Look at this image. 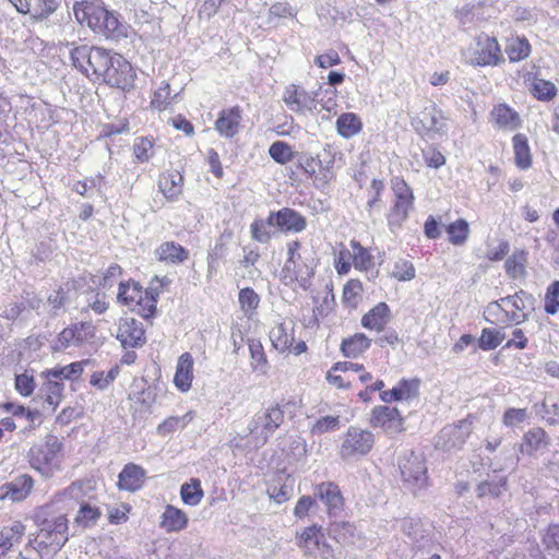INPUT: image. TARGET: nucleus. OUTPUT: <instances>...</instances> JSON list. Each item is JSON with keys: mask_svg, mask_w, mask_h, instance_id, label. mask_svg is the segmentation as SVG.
Instances as JSON below:
<instances>
[{"mask_svg": "<svg viewBox=\"0 0 559 559\" xmlns=\"http://www.w3.org/2000/svg\"><path fill=\"white\" fill-rule=\"evenodd\" d=\"M307 221L297 211L283 207L271 212L265 219H255L251 226L252 238L259 242H267L277 234L300 233L306 229Z\"/></svg>", "mask_w": 559, "mask_h": 559, "instance_id": "obj_4", "label": "nucleus"}, {"mask_svg": "<svg viewBox=\"0 0 559 559\" xmlns=\"http://www.w3.org/2000/svg\"><path fill=\"white\" fill-rule=\"evenodd\" d=\"M116 336L123 348H138L143 346L146 341L142 322L133 318L120 319Z\"/></svg>", "mask_w": 559, "mask_h": 559, "instance_id": "obj_20", "label": "nucleus"}, {"mask_svg": "<svg viewBox=\"0 0 559 559\" xmlns=\"http://www.w3.org/2000/svg\"><path fill=\"white\" fill-rule=\"evenodd\" d=\"M158 295L157 288L150 286L146 290H143L142 296L135 302L130 304L129 308L144 319H148L155 314Z\"/></svg>", "mask_w": 559, "mask_h": 559, "instance_id": "obj_32", "label": "nucleus"}, {"mask_svg": "<svg viewBox=\"0 0 559 559\" xmlns=\"http://www.w3.org/2000/svg\"><path fill=\"white\" fill-rule=\"evenodd\" d=\"M85 364L86 361H75L66 366H56L48 370L51 371L55 379H59L61 382L64 380L74 381L83 373Z\"/></svg>", "mask_w": 559, "mask_h": 559, "instance_id": "obj_49", "label": "nucleus"}, {"mask_svg": "<svg viewBox=\"0 0 559 559\" xmlns=\"http://www.w3.org/2000/svg\"><path fill=\"white\" fill-rule=\"evenodd\" d=\"M146 472L140 465L128 463L118 476V487L122 490L134 492L142 488Z\"/></svg>", "mask_w": 559, "mask_h": 559, "instance_id": "obj_28", "label": "nucleus"}, {"mask_svg": "<svg viewBox=\"0 0 559 559\" xmlns=\"http://www.w3.org/2000/svg\"><path fill=\"white\" fill-rule=\"evenodd\" d=\"M62 443L58 437L48 435L43 444L34 445L28 452V463L46 478L52 477L61 469Z\"/></svg>", "mask_w": 559, "mask_h": 559, "instance_id": "obj_6", "label": "nucleus"}, {"mask_svg": "<svg viewBox=\"0 0 559 559\" xmlns=\"http://www.w3.org/2000/svg\"><path fill=\"white\" fill-rule=\"evenodd\" d=\"M114 52L102 47H93V51L88 56V64H86L84 75L87 78L94 76L99 80L107 63L110 62V58Z\"/></svg>", "mask_w": 559, "mask_h": 559, "instance_id": "obj_31", "label": "nucleus"}, {"mask_svg": "<svg viewBox=\"0 0 559 559\" xmlns=\"http://www.w3.org/2000/svg\"><path fill=\"white\" fill-rule=\"evenodd\" d=\"M371 345V340L362 333H356L355 335L343 340L341 350L344 356L349 358H356L364 352H366Z\"/></svg>", "mask_w": 559, "mask_h": 559, "instance_id": "obj_39", "label": "nucleus"}, {"mask_svg": "<svg viewBox=\"0 0 559 559\" xmlns=\"http://www.w3.org/2000/svg\"><path fill=\"white\" fill-rule=\"evenodd\" d=\"M545 550L559 559V524H550L542 537Z\"/></svg>", "mask_w": 559, "mask_h": 559, "instance_id": "obj_58", "label": "nucleus"}, {"mask_svg": "<svg viewBox=\"0 0 559 559\" xmlns=\"http://www.w3.org/2000/svg\"><path fill=\"white\" fill-rule=\"evenodd\" d=\"M337 132L343 138H352L361 130V121L356 114H342L336 120Z\"/></svg>", "mask_w": 559, "mask_h": 559, "instance_id": "obj_44", "label": "nucleus"}, {"mask_svg": "<svg viewBox=\"0 0 559 559\" xmlns=\"http://www.w3.org/2000/svg\"><path fill=\"white\" fill-rule=\"evenodd\" d=\"M192 419V412H188L182 416H170L158 425L157 432L160 436L169 435L178 429H183Z\"/></svg>", "mask_w": 559, "mask_h": 559, "instance_id": "obj_53", "label": "nucleus"}, {"mask_svg": "<svg viewBox=\"0 0 559 559\" xmlns=\"http://www.w3.org/2000/svg\"><path fill=\"white\" fill-rule=\"evenodd\" d=\"M58 7L59 0H22L16 4V10L22 14L43 20L52 14Z\"/></svg>", "mask_w": 559, "mask_h": 559, "instance_id": "obj_30", "label": "nucleus"}, {"mask_svg": "<svg viewBox=\"0 0 559 559\" xmlns=\"http://www.w3.org/2000/svg\"><path fill=\"white\" fill-rule=\"evenodd\" d=\"M43 299L34 292L23 290L20 296L8 298L0 306V317L8 321L27 320L32 310L38 311Z\"/></svg>", "mask_w": 559, "mask_h": 559, "instance_id": "obj_10", "label": "nucleus"}, {"mask_svg": "<svg viewBox=\"0 0 559 559\" xmlns=\"http://www.w3.org/2000/svg\"><path fill=\"white\" fill-rule=\"evenodd\" d=\"M204 496L201 481L192 478L190 483H185L180 488V497L185 504L198 506Z\"/></svg>", "mask_w": 559, "mask_h": 559, "instance_id": "obj_47", "label": "nucleus"}, {"mask_svg": "<svg viewBox=\"0 0 559 559\" xmlns=\"http://www.w3.org/2000/svg\"><path fill=\"white\" fill-rule=\"evenodd\" d=\"M404 419L396 407L376 406L372 409L371 425L381 427L388 433H396L403 430Z\"/></svg>", "mask_w": 559, "mask_h": 559, "instance_id": "obj_21", "label": "nucleus"}, {"mask_svg": "<svg viewBox=\"0 0 559 559\" xmlns=\"http://www.w3.org/2000/svg\"><path fill=\"white\" fill-rule=\"evenodd\" d=\"M242 110L239 106L223 109L215 121V130L221 136L231 139L239 132Z\"/></svg>", "mask_w": 559, "mask_h": 559, "instance_id": "obj_25", "label": "nucleus"}, {"mask_svg": "<svg viewBox=\"0 0 559 559\" xmlns=\"http://www.w3.org/2000/svg\"><path fill=\"white\" fill-rule=\"evenodd\" d=\"M468 63L477 67L496 66L501 61L500 46L495 37L479 35L467 51Z\"/></svg>", "mask_w": 559, "mask_h": 559, "instance_id": "obj_12", "label": "nucleus"}, {"mask_svg": "<svg viewBox=\"0 0 559 559\" xmlns=\"http://www.w3.org/2000/svg\"><path fill=\"white\" fill-rule=\"evenodd\" d=\"M544 309L548 314H556L559 311V281H554L546 290Z\"/></svg>", "mask_w": 559, "mask_h": 559, "instance_id": "obj_62", "label": "nucleus"}, {"mask_svg": "<svg viewBox=\"0 0 559 559\" xmlns=\"http://www.w3.org/2000/svg\"><path fill=\"white\" fill-rule=\"evenodd\" d=\"M188 518L183 511L167 506L162 514L160 527L166 532H179L187 527Z\"/></svg>", "mask_w": 559, "mask_h": 559, "instance_id": "obj_36", "label": "nucleus"}, {"mask_svg": "<svg viewBox=\"0 0 559 559\" xmlns=\"http://www.w3.org/2000/svg\"><path fill=\"white\" fill-rule=\"evenodd\" d=\"M133 154L139 163H146L154 154L153 141L148 138H136L133 143Z\"/></svg>", "mask_w": 559, "mask_h": 559, "instance_id": "obj_60", "label": "nucleus"}, {"mask_svg": "<svg viewBox=\"0 0 559 559\" xmlns=\"http://www.w3.org/2000/svg\"><path fill=\"white\" fill-rule=\"evenodd\" d=\"M95 328L91 322H79L63 329L51 344L52 352H62L69 347H79L92 340Z\"/></svg>", "mask_w": 559, "mask_h": 559, "instance_id": "obj_15", "label": "nucleus"}, {"mask_svg": "<svg viewBox=\"0 0 559 559\" xmlns=\"http://www.w3.org/2000/svg\"><path fill=\"white\" fill-rule=\"evenodd\" d=\"M514 163L520 169H527L532 166V155L527 136L516 133L513 139Z\"/></svg>", "mask_w": 559, "mask_h": 559, "instance_id": "obj_37", "label": "nucleus"}, {"mask_svg": "<svg viewBox=\"0 0 559 559\" xmlns=\"http://www.w3.org/2000/svg\"><path fill=\"white\" fill-rule=\"evenodd\" d=\"M248 347L250 353V366L252 370L261 374H266L270 366L260 340L249 338Z\"/></svg>", "mask_w": 559, "mask_h": 559, "instance_id": "obj_38", "label": "nucleus"}, {"mask_svg": "<svg viewBox=\"0 0 559 559\" xmlns=\"http://www.w3.org/2000/svg\"><path fill=\"white\" fill-rule=\"evenodd\" d=\"M25 534V525L20 521H14L10 525L3 526L0 531V544L10 550L13 546L20 544Z\"/></svg>", "mask_w": 559, "mask_h": 559, "instance_id": "obj_40", "label": "nucleus"}, {"mask_svg": "<svg viewBox=\"0 0 559 559\" xmlns=\"http://www.w3.org/2000/svg\"><path fill=\"white\" fill-rule=\"evenodd\" d=\"M239 304L241 310L248 314L251 316L252 312L257 309L260 298L258 294L252 288H243L239 292Z\"/></svg>", "mask_w": 559, "mask_h": 559, "instance_id": "obj_63", "label": "nucleus"}, {"mask_svg": "<svg viewBox=\"0 0 559 559\" xmlns=\"http://www.w3.org/2000/svg\"><path fill=\"white\" fill-rule=\"evenodd\" d=\"M316 496L325 504L329 516H337L344 509V498L338 486L332 481L321 483Z\"/></svg>", "mask_w": 559, "mask_h": 559, "instance_id": "obj_23", "label": "nucleus"}, {"mask_svg": "<svg viewBox=\"0 0 559 559\" xmlns=\"http://www.w3.org/2000/svg\"><path fill=\"white\" fill-rule=\"evenodd\" d=\"M414 195L395 198L394 204L389 214L390 225H400L408 216V211L413 207Z\"/></svg>", "mask_w": 559, "mask_h": 559, "instance_id": "obj_42", "label": "nucleus"}, {"mask_svg": "<svg viewBox=\"0 0 559 559\" xmlns=\"http://www.w3.org/2000/svg\"><path fill=\"white\" fill-rule=\"evenodd\" d=\"M472 421L460 420L441 429L436 438V447L444 451L460 450L472 433Z\"/></svg>", "mask_w": 559, "mask_h": 559, "instance_id": "obj_17", "label": "nucleus"}, {"mask_svg": "<svg viewBox=\"0 0 559 559\" xmlns=\"http://www.w3.org/2000/svg\"><path fill=\"white\" fill-rule=\"evenodd\" d=\"M269 154L276 163L284 165L294 162L297 153L286 142L276 141L271 144Z\"/></svg>", "mask_w": 559, "mask_h": 559, "instance_id": "obj_57", "label": "nucleus"}, {"mask_svg": "<svg viewBox=\"0 0 559 559\" xmlns=\"http://www.w3.org/2000/svg\"><path fill=\"white\" fill-rule=\"evenodd\" d=\"M66 46L69 48L73 67L84 74L86 64H88L90 52L93 51L94 46L87 44L75 45V43H67Z\"/></svg>", "mask_w": 559, "mask_h": 559, "instance_id": "obj_43", "label": "nucleus"}, {"mask_svg": "<svg viewBox=\"0 0 559 559\" xmlns=\"http://www.w3.org/2000/svg\"><path fill=\"white\" fill-rule=\"evenodd\" d=\"M283 421L284 412L278 404L258 412L248 424V432L253 438L254 445H264Z\"/></svg>", "mask_w": 559, "mask_h": 559, "instance_id": "obj_7", "label": "nucleus"}, {"mask_svg": "<svg viewBox=\"0 0 559 559\" xmlns=\"http://www.w3.org/2000/svg\"><path fill=\"white\" fill-rule=\"evenodd\" d=\"M530 91L535 98L542 102H549L557 95L556 85L550 81L539 78H534Z\"/></svg>", "mask_w": 559, "mask_h": 559, "instance_id": "obj_51", "label": "nucleus"}, {"mask_svg": "<svg viewBox=\"0 0 559 559\" xmlns=\"http://www.w3.org/2000/svg\"><path fill=\"white\" fill-rule=\"evenodd\" d=\"M419 381L417 379H402L391 390L381 391L380 399L384 403L394 401H409L418 395Z\"/></svg>", "mask_w": 559, "mask_h": 559, "instance_id": "obj_27", "label": "nucleus"}, {"mask_svg": "<svg viewBox=\"0 0 559 559\" xmlns=\"http://www.w3.org/2000/svg\"><path fill=\"white\" fill-rule=\"evenodd\" d=\"M531 52V45L526 38H513L506 46V53L511 62H518Z\"/></svg>", "mask_w": 559, "mask_h": 559, "instance_id": "obj_52", "label": "nucleus"}, {"mask_svg": "<svg viewBox=\"0 0 559 559\" xmlns=\"http://www.w3.org/2000/svg\"><path fill=\"white\" fill-rule=\"evenodd\" d=\"M501 302L507 304L508 308H512L511 311L523 314L525 313V310L533 309L534 298L531 294L520 290L512 296L501 298Z\"/></svg>", "mask_w": 559, "mask_h": 559, "instance_id": "obj_48", "label": "nucleus"}, {"mask_svg": "<svg viewBox=\"0 0 559 559\" xmlns=\"http://www.w3.org/2000/svg\"><path fill=\"white\" fill-rule=\"evenodd\" d=\"M34 521L38 531L31 544L41 555L45 550L56 554L68 542L69 521L61 504L55 503V496L35 512Z\"/></svg>", "mask_w": 559, "mask_h": 559, "instance_id": "obj_1", "label": "nucleus"}, {"mask_svg": "<svg viewBox=\"0 0 559 559\" xmlns=\"http://www.w3.org/2000/svg\"><path fill=\"white\" fill-rule=\"evenodd\" d=\"M445 230L449 235V240L454 245H459L467 239L469 227L465 219L460 218L445 226Z\"/></svg>", "mask_w": 559, "mask_h": 559, "instance_id": "obj_59", "label": "nucleus"}, {"mask_svg": "<svg viewBox=\"0 0 559 559\" xmlns=\"http://www.w3.org/2000/svg\"><path fill=\"white\" fill-rule=\"evenodd\" d=\"M183 177L178 170L167 171L159 176V191L169 201L177 199L182 191Z\"/></svg>", "mask_w": 559, "mask_h": 559, "instance_id": "obj_34", "label": "nucleus"}, {"mask_svg": "<svg viewBox=\"0 0 559 559\" xmlns=\"http://www.w3.org/2000/svg\"><path fill=\"white\" fill-rule=\"evenodd\" d=\"M412 124L419 135L428 140H433L436 134L445 135L449 129L448 117L433 104L425 107Z\"/></svg>", "mask_w": 559, "mask_h": 559, "instance_id": "obj_11", "label": "nucleus"}, {"mask_svg": "<svg viewBox=\"0 0 559 559\" xmlns=\"http://www.w3.org/2000/svg\"><path fill=\"white\" fill-rule=\"evenodd\" d=\"M194 360L190 353H183L179 356L174 377V384L180 392H188L193 381Z\"/></svg>", "mask_w": 559, "mask_h": 559, "instance_id": "obj_29", "label": "nucleus"}, {"mask_svg": "<svg viewBox=\"0 0 559 559\" xmlns=\"http://www.w3.org/2000/svg\"><path fill=\"white\" fill-rule=\"evenodd\" d=\"M547 435L542 428H533L528 430L521 443V452L531 454L534 451H538L547 445Z\"/></svg>", "mask_w": 559, "mask_h": 559, "instance_id": "obj_41", "label": "nucleus"}, {"mask_svg": "<svg viewBox=\"0 0 559 559\" xmlns=\"http://www.w3.org/2000/svg\"><path fill=\"white\" fill-rule=\"evenodd\" d=\"M491 115L500 127L514 129L520 123L519 114L506 104L496 106L492 109Z\"/></svg>", "mask_w": 559, "mask_h": 559, "instance_id": "obj_46", "label": "nucleus"}, {"mask_svg": "<svg viewBox=\"0 0 559 559\" xmlns=\"http://www.w3.org/2000/svg\"><path fill=\"white\" fill-rule=\"evenodd\" d=\"M504 332L502 329H483L478 345L483 350H491L497 348L504 340Z\"/></svg>", "mask_w": 559, "mask_h": 559, "instance_id": "obj_55", "label": "nucleus"}, {"mask_svg": "<svg viewBox=\"0 0 559 559\" xmlns=\"http://www.w3.org/2000/svg\"><path fill=\"white\" fill-rule=\"evenodd\" d=\"M143 289L136 282H120L117 299L119 302L130 307V304L142 296Z\"/></svg>", "mask_w": 559, "mask_h": 559, "instance_id": "obj_54", "label": "nucleus"}, {"mask_svg": "<svg viewBox=\"0 0 559 559\" xmlns=\"http://www.w3.org/2000/svg\"><path fill=\"white\" fill-rule=\"evenodd\" d=\"M55 503H60L66 513L78 508L74 525L82 528L95 526L102 516L95 487L91 480L73 481L55 493Z\"/></svg>", "mask_w": 559, "mask_h": 559, "instance_id": "obj_3", "label": "nucleus"}, {"mask_svg": "<svg viewBox=\"0 0 559 559\" xmlns=\"http://www.w3.org/2000/svg\"><path fill=\"white\" fill-rule=\"evenodd\" d=\"M400 530L409 538L412 549L415 551L423 550L432 543V536L420 519L411 516L402 519Z\"/></svg>", "mask_w": 559, "mask_h": 559, "instance_id": "obj_19", "label": "nucleus"}, {"mask_svg": "<svg viewBox=\"0 0 559 559\" xmlns=\"http://www.w3.org/2000/svg\"><path fill=\"white\" fill-rule=\"evenodd\" d=\"M156 254L160 261L176 264L182 262L188 253L183 247H160L156 250Z\"/></svg>", "mask_w": 559, "mask_h": 559, "instance_id": "obj_64", "label": "nucleus"}, {"mask_svg": "<svg viewBox=\"0 0 559 559\" xmlns=\"http://www.w3.org/2000/svg\"><path fill=\"white\" fill-rule=\"evenodd\" d=\"M329 536L340 544H348L355 533V527L352 523L345 521H335L329 525Z\"/></svg>", "mask_w": 559, "mask_h": 559, "instance_id": "obj_50", "label": "nucleus"}, {"mask_svg": "<svg viewBox=\"0 0 559 559\" xmlns=\"http://www.w3.org/2000/svg\"><path fill=\"white\" fill-rule=\"evenodd\" d=\"M72 9L75 20L94 34L115 41L128 37L129 25L102 0H79L73 3Z\"/></svg>", "mask_w": 559, "mask_h": 559, "instance_id": "obj_2", "label": "nucleus"}, {"mask_svg": "<svg viewBox=\"0 0 559 559\" xmlns=\"http://www.w3.org/2000/svg\"><path fill=\"white\" fill-rule=\"evenodd\" d=\"M134 79L135 72L131 63L121 55L114 52L99 80L109 86L129 92L134 86Z\"/></svg>", "mask_w": 559, "mask_h": 559, "instance_id": "obj_8", "label": "nucleus"}, {"mask_svg": "<svg viewBox=\"0 0 559 559\" xmlns=\"http://www.w3.org/2000/svg\"><path fill=\"white\" fill-rule=\"evenodd\" d=\"M374 443V436L369 430L349 427L343 437L338 455L344 461L356 460L370 452Z\"/></svg>", "mask_w": 559, "mask_h": 559, "instance_id": "obj_9", "label": "nucleus"}, {"mask_svg": "<svg viewBox=\"0 0 559 559\" xmlns=\"http://www.w3.org/2000/svg\"><path fill=\"white\" fill-rule=\"evenodd\" d=\"M297 545L306 556L314 559H330L333 557V549L326 543L322 528L317 525L306 527L297 537Z\"/></svg>", "mask_w": 559, "mask_h": 559, "instance_id": "obj_13", "label": "nucleus"}, {"mask_svg": "<svg viewBox=\"0 0 559 559\" xmlns=\"http://www.w3.org/2000/svg\"><path fill=\"white\" fill-rule=\"evenodd\" d=\"M37 384L35 382L33 370H25L22 373L15 374L14 388L20 395L24 397L31 396Z\"/></svg>", "mask_w": 559, "mask_h": 559, "instance_id": "obj_56", "label": "nucleus"}, {"mask_svg": "<svg viewBox=\"0 0 559 559\" xmlns=\"http://www.w3.org/2000/svg\"><path fill=\"white\" fill-rule=\"evenodd\" d=\"M372 247H352V251L342 250L335 259V267L340 274H346L352 264L359 270H369L376 265Z\"/></svg>", "mask_w": 559, "mask_h": 559, "instance_id": "obj_16", "label": "nucleus"}, {"mask_svg": "<svg viewBox=\"0 0 559 559\" xmlns=\"http://www.w3.org/2000/svg\"><path fill=\"white\" fill-rule=\"evenodd\" d=\"M390 308L385 302H379L361 319V325L369 330L382 331L390 320Z\"/></svg>", "mask_w": 559, "mask_h": 559, "instance_id": "obj_33", "label": "nucleus"}, {"mask_svg": "<svg viewBox=\"0 0 559 559\" xmlns=\"http://www.w3.org/2000/svg\"><path fill=\"white\" fill-rule=\"evenodd\" d=\"M484 318L486 319V321L493 324L508 322L521 323L526 320L527 313L519 314L515 311H509L507 304H502L500 299L490 302L486 307L484 311Z\"/></svg>", "mask_w": 559, "mask_h": 559, "instance_id": "obj_26", "label": "nucleus"}, {"mask_svg": "<svg viewBox=\"0 0 559 559\" xmlns=\"http://www.w3.org/2000/svg\"><path fill=\"white\" fill-rule=\"evenodd\" d=\"M403 481L414 491L427 486V466L421 455L411 452L399 461Z\"/></svg>", "mask_w": 559, "mask_h": 559, "instance_id": "obj_14", "label": "nucleus"}, {"mask_svg": "<svg viewBox=\"0 0 559 559\" xmlns=\"http://www.w3.org/2000/svg\"><path fill=\"white\" fill-rule=\"evenodd\" d=\"M40 378L43 382L39 385L38 396L53 412L62 401L64 384L59 379H55L48 369L40 372Z\"/></svg>", "mask_w": 559, "mask_h": 559, "instance_id": "obj_22", "label": "nucleus"}, {"mask_svg": "<svg viewBox=\"0 0 559 559\" xmlns=\"http://www.w3.org/2000/svg\"><path fill=\"white\" fill-rule=\"evenodd\" d=\"M316 254L309 247H287V259L282 270L285 285L297 284L308 289L314 274Z\"/></svg>", "mask_w": 559, "mask_h": 559, "instance_id": "obj_5", "label": "nucleus"}, {"mask_svg": "<svg viewBox=\"0 0 559 559\" xmlns=\"http://www.w3.org/2000/svg\"><path fill=\"white\" fill-rule=\"evenodd\" d=\"M506 486L507 479L503 477L499 478L498 480L483 481L477 486L476 493L479 498L486 496L498 498L502 491L506 490Z\"/></svg>", "mask_w": 559, "mask_h": 559, "instance_id": "obj_61", "label": "nucleus"}, {"mask_svg": "<svg viewBox=\"0 0 559 559\" xmlns=\"http://www.w3.org/2000/svg\"><path fill=\"white\" fill-rule=\"evenodd\" d=\"M527 263V252L524 250H516L506 261V272L512 278H519L525 275V267Z\"/></svg>", "mask_w": 559, "mask_h": 559, "instance_id": "obj_45", "label": "nucleus"}, {"mask_svg": "<svg viewBox=\"0 0 559 559\" xmlns=\"http://www.w3.org/2000/svg\"><path fill=\"white\" fill-rule=\"evenodd\" d=\"M34 487V479L28 474H21L0 488V497L14 502L25 500Z\"/></svg>", "mask_w": 559, "mask_h": 559, "instance_id": "obj_24", "label": "nucleus"}, {"mask_svg": "<svg viewBox=\"0 0 559 559\" xmlns=\"http://www.w3.org/2000/svg\"><path fill=\"white\" fill-rule=\"evenodd\" d=\"M270 341L275 349L285 352L293 346L294 329L290 323L282 322L270 331Z\"/></svg>", "mask_w": 559, "mask_h": 559, "instance_id": "obj_35", "label": "nucleus"}, {"mask_svg": "<svg viewBox=\"0 0 559 559\" xmlns=\"http://www.w3.org/2000/svg\"><path fill=\"white\" fill-rule=\"evenodd\" d=\"M317 92L309 93L296 84H289L285 87L283 102L289 110L304 115L317 108Z\"/></svg>", "mask_w": 559, "mask_h": 559, "instance_id": "obj_18", "label": "nucleus"}]
</instances>
